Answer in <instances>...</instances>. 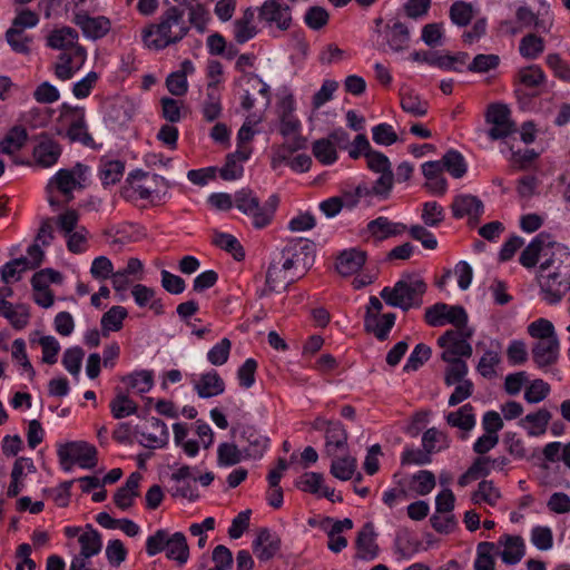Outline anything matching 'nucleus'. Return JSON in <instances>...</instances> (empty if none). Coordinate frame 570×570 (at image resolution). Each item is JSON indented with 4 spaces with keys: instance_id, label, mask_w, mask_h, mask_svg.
Wrapping results in <instances>:
<instances>
[{
    "instance_id": "f257e3e1",
    "label": "nucleus",
    "mask_w": 570,
    "mask_h": 570,
    "mask_svg": "<svg viewBox=\"0 0 570 570\" xmlns=\"http://www.w3.org/2000/svg\"><path fill=\"white\" fill-rule=\"evenodd\" d=\"M543 298L549 304H557L570 291V252L568 247L552 246L550 256L540 265L538 276Z\"/></svg>"
},
{
    "instance_id": "f03ea898",
    "label": "nucleus",
    "mask_w": 570,
    "mask_h": 570,
    "mask_svg": "<svg viewBox=\"0 0 570 570\" xmlns=\"http://www.w3.org/2000/svg\"><path fill=\"white\" fill-rule=\"evenodd\" d=\"M184 16L183 9L169 7L160 14L157 23H150L142 29L145 45L155 50H163L181 41L189 31V24Z\"/></svg>"
},
{
    "instance_id": "7ed1b4c3",
    "label": "nucleus",
    "mask_w": 570,
    "mask_h": 570,
    "mask_svg": "<svg viewBox=\"0 0 570 570\" xmlns=\"http://www.w3.org/2000/svg\"><path fill=\"white\" fill-rule=\"evenodd\" d=\"M428 288L424 279L417 274H403L393 287H384L380 296L384 302L406 312L422 305V297Z\"/></svg>"
},
{
    "instance_id": "20e7f679",
    "label": "nucleus",
    "mask_w": 570,
    "mask_h": 570,
    "mask_svg": "<svg viewBox=\"0 0 570 570\" xmlns=\"http://www.w3.org/2000/svg\"><path fill=\"white\" fill-rule=\"evenodd\" d=\"M279 261L296 279L303 277L315 262V245L309 240L289 242L281 252Z\"/></svg>"
},
{
    "instance_id": "39448f33",
    "label": "nucleus",
    "mask_w": 570,
    "mask_h": 570,
    "mask_svg": "<svg viewBox=\"0 0 570 570\" xmlns=\"http://www.w3.org/2000/svg\"><path fill=\"white\" fill-rule=\"evenodd\" d=\"M473 331L468 326L458 330H448L438 338V344L443 348L441 358L443 361H454L455 358L471 357L472 346L468 340Z\"/></svg>"
},
{
    "instance_id": "423d86ee",
    "label": "nucleus",
    "mask_w": 570,
    "mask_h": 570,
    "mask_svg": "<svg viewBox=\"0 0 570 570\" xmlns=\"http://www.w3.org/2000/svg\"><path fill=\"white\" fill-rule=\"evenodd\" d=\"M88 166L77 163L71 169H59L48 181L46 186L47 194L52 193L56 188L66 197V203H69L72 198V191L79 187H82V181L86 179Z\"/></svg>"
},
{
    "instance_id": "0eeeda50",
    "label": "nucleus",
    "mask_w": 570,
    "mask_h": 570,
    "mask_svg": "<svg viewBox=\"0 0 570 570\" xmlns=\"http://www.w3.org/2000/svg\"><path fill=\"white\" fill-rule=\"evenodd\" d=\"M424 321L432 327L452 324L458 330L468 325V314L460 305L435 303L425 309Z\"/></svg>"
},
{
    "instance_id": "6e6552de",
    "label": "nucleus",
    "mask_w": 570,
    "mask_h": 570,
    "mask_svg": "<svg viewBox=\"0 0 570 570\" xmlns=\"http://www.w3.org/2000/svg\"><path fill=\"white\" fill-rule=\"evenodd\" d=\"M485 121L491 125L488 137L491 140L504 139L517 132V125L511 119V110L504 104H491L485 112Z\"/></svg>"
},
{
    "instance_id": "1a4fd4ad",
    "label": "nucleus",
    "mask_w": 570,
    "mask_h": 570,
    "mask_svg": "<svg viewBox=\"0 0 570 570\" xmlns=\"http://www.w3.org/2000/svg\"><path fill=\"white\" fill-rule=\"evenodd\" d=\"M60 462L70 461L82 469H94L97 465V449L86 441H72L58 448Z\"/></svg>"
},
{
    "instance_id": "9d476101",
    "label": "nucleus",
    "mask_w": 570,
    "mask_h": 570,
    "mask_svg": "<svg viewBox=\"0 0 570 570\" xmlns=\"http://www.w3.org/2000/svg\"><path fill=\"white\" fill-rule=\"evenodd\" d=\"M367 168L380 174L375 180V191L383 198H387L393 187L394 175L389 158L381 151L372 149L366 154Z\"/></svg>"
},
{
    "instance_id": "9b49d317",
    "label": "nucleus",
    "mask_w": 570,
    "mask_h": 570,
    "mask_svg": "<svg viewBox=\"0 0 570 570\" xmlns=\"http://www.w3.org/2000/svg\"><path fill=\"white\" fill-rule=\"evenodd\" d=\"M62 153V147L47 132H41L36 137V144L32 149V160L37 167L51 168L55 166Z\"/></svg>"
},
{
    "instance_id": "f8f14e48",
    "label": "nucleus",
    "mask_w": 570,
    "mask_h": 570,
    "mask_svg": "<svg viewBox=\"0 0 570 570\" xmlns=\"http://www.w3.org/2000/svg\"><path fill=\"white\" fill-rule=\"evenodd\" d=\"M233 435L239 433L240 439L247 443L244 446V453L246 459L258 460L262 459L269 445V438L262 434L253 425H234L230 430Z\"/></svg>"
},
{
    "instance_id": "ddd939ff",
    "label": "nucleus",
    "mask_w": 570,
    "mask_h": 570,
    "mask_svg": "<svg viewBox=\"0 0 570 570\" xmlns=\"http://www.w3.org/2000/svg\"><path fill=\"white\" fill-rule=\"evenodd\" d=\"M258 18L268 26L287 30L292 23L291 7L281 0H266L258 9Z\"/></svg>"
},
{
    "instance_id": "4468645a",
    "label": "nucleus",
    "mask_w": 570,
    "mask_h": 570,
    "mask_svg": "<svg viewBox=\"0 0 570 570\" xmlns=\"http://www.w3.org/2000/svg\"><path fill=\"white\" fill-rule=\"evenodd\" d=\"M136 433L141 435L139 443L148 449L164 448L169 440V432L164 421L157 417L147 420V424L142 428L136 426Z\"/></svg>"
},
{
    "instance_id": "2eb2a0df",
    "label": "nucleus",
    "mask_w": 570,
    "mask_h": 570,
    "mask_svg": "<svg viewBox=\"0 0 570 570\" xmlns=\"http://www.w3.org/2000/svg\"><path fill=\"white\" fill-rule=\"evenodd\" d=\"M87 59L85 47H76L73 50L62 51L55 63V75L58 79L66 81L83 66Z\"/></svg>"
},
{
    "instance_id": "dca6fc26",
    "label": "nucleus",
    "mask_w": 570,
    "mask_h": 570,
    "mask_svg": "<svg viewBox=\"0 0 570 570\" xmlns=\"http://www.w3.org/2000/svg\"><path fill=\"white\" fill-rule=\"evenodd\" d=\"M453 217L463 218L468 217L470 223L475 225L484 212L482 200L471 194L456 195L451 204Z\"/></svg>"
},
{
    "instance_id": "f3484780",
    "label": "nucleus",
    "mask_w": 570,
    "mask_h": 570,
    "mask_svg": "<svg viewBox=\"0 0 570 570\" xmlns=\"http://www.w3.org/2000/svg\"><path fill=\"white\" fill-rule=\"evenodd\" d=\"M324 453L330 458L348 452V433L340 421L327 423L325 429Z\"/></svg>"
},
{
    "instance_id": "a211bd4d",
    "label": "nucleus",
    "mask_w": 570,
    "mask_h": 570,
    "mask_svg": "<svg viewBox=\"0 0 570 570\" xmlns=\"http://www.w3.org/2000/svg\"><path fill=\"white\" fill-rule=\"evenodd\" d=\"M282 541L277 533L267 528L258 530L253 541V551L255 557L263 562L273 559L281 550Z\"/></svg>"
},
{
    "instance_id": "6ab92c4d",
    "label": "nucleus",
    "mask_w": 570,
    "mask_h": 570,
    "mask_svg": "<svg viewBox=\"0 0 570 570\" xmlns=\"http://www.w3.org/2000/svg\"><path fill=\"white\" fill-rule=\"evenodd\" d=\"M72 21L81 29L85 37L92 40L104 38L111 28V23L108 18L104 16L90 17L85 11L77 12Z\"/></svg>"
},
{
    "instance_id": "aec40b11",
    "label": "nucleus",
    "mask_w": 570,
    "mask_h": 570,
    "mask_svg": "<svg viewBox=\"0 0 570 570\" xmlns=\"http://www.w3.org/2000/svg\"><path fill=\"white\" fill-rule=\"evenodd\" d=\"M560 355V341H534L531 346L533 363L540 370H546L557 364Z\"/></svg>"
},
{
    "instance_id": "412c9836",
    "label": "nucleus",
    "mask_w": 570,
    "mask_h": 570,
    "mask_svg": "<svg viewBox=\"0 0 570 570\" xmlns=\"http://www.w3.org/2000/svg\"><path fill=\"white\" fill-rule=\"evenodd\" d=\"M550 234L542 232L539 233L530 244L522 250L520 255V264L527 268L534 267L539 261L541 253L548 255L547 250H552V246L557 245Z\"/></svg>"
},
{
    "instance_id": "4be33fe9",
    "label": "nucleus",
    "mask_w": 570,
    "mask_h": 570,
    "mask_svg": "<svg viewBox=\"0 0 570 570\" xmlns=\"http://www.w3.org/2000/svg\"><path fill=\"white\" fill-rule=\"evenodd\" d=\"M375 537L373 524L371 522L365 523L355 540L357 550L355 557L357 559L370 561L377 557L379 546L375 542Z\"/></svg>"
},
{
    "instance_id": "5701e85b",
    "label": "nucleus",
    "mask_w": 570,
    "mask_h": 570,
    "mask_svg": "<svg viewBox=\"0 0 570 570\" xmlns=\"http://www.w3.org/2000/svg\"><path fill=\"white\" fill-rule=\"evenodd\" d=\"M366 229L374 240L382 242L403 234L406 230V226L402 223H393L385 216H380L370 220Z\"/></svg>"
},
{
    "instance_id": "b1692460",
    "label": "nucleus",
    "mask_w": 570,
    "mask_h": 570,
    "mask_svg": "<svg viewBox=\"0 0 570 570\" xmlns=\"http://www.w3.org/2000/svg\"><path fill=\"white\" fill-rule=\"evenodd\" d=\"M142 476L139 472H132L114 494V503L122 511L134 505L135 499L139 495V484Z\"/></svg>"
},
{
    "instance_id": "393cba45",
    "label": "nucleus",
    "mask_w": 570,
    "mask_h": 570,
    "mask_svg": "<svg viewBox=\"0 0 570 570\" xmlns=\"http://www.w3.org/2000/svg\"><path fill=\"white\" fill-rule=\"evenodd\" d=\"M291 273L292 272L289 269H285V266L281 261L273 259L267 268L265 281L268 292L286 289L288 285L297 281Z\"/></svg>"
},
{
    "instance_id": "a878e982",
    "label": "nucleus",
    "mask_w": 570,
    "mask_h": 570,
    "mask_svg": "<svg viewBox=\"0 0 570 570\" xmlns=\"http://www.w3.org/2000/svg\"><path fill=\"white\" fill-rule=\"evenodd\" d=\"M441 167L440 161H426L422 165V174L426 179L424 186L436 196H442L448 190V181Z\"/></svg>"
},
{
    "instance_id": "bb28decb",
    "label": "nucleus",
    "mask_w": 570,
    "mask_h": 570,
    "mask_svg": "<svg viewBox=\"0 0 570 570\" xmlns=\"http://www.w3.org/2000/svg\"><path fill=\"white\" fill-rule=\"evenodd\" d=\"M79 35L71 27H61L53 29L47 37V46L51 49L69 51L76 47H82L78 43Z\"/></svg>"
},
{
    "instance_id": "cd10ccee",
    "label": "nucleus",
    "mask_w": 570,
    "mask_h": 570,
    "mask_svg": "<svg viewBox=\"0 0 570 570\" xmlns=\"http://www.w3.org/2000/svg\"><path fill=\"white\" fill-rule=\"evenodd\" d=\"M366 252L350 248L343 250L336 259V271L342 276H351L358 272L366 262Z\"/></svg>"
},
{
    "instance_id": "c85d7f7f",
    "label": "nucleus",
    "mask_w": 570,
    "mask_h": 570,
    "mask_svg": "<svg viewBox=\"0 0 570 570\" xmlns=\"http://www.w3.org/2000/svg\"><path fill=\"white\" fill-rule=\"evenodd\" d=\"M218 80L209 81L206 88V97L202 104V115L207 122L217 120L223 111L222 96L217 88Z\"/></svg>"
},
{
    "instance_id": "c756f323",
    "label": "nucleus",
    "mask_w": 570,
    "mask_h": 570,
    "mask_svg": "<svg viewBox=\"0 0 570 570\" xmlns=\"http://www.w3.org/2000/svg\"><path fill=\"white\" fill-rule=\"evenodd\" d=\"M278 204V196L272 195L264 204H261L259 200L246 216L252 218V224L255 228L262 229L271 224Z\"/></svg>"
},
{
    "instance_id": "7c9ffc66",
    "label": "nucleus",
    "mask_w": 570,
    "mask_h": 570,
    "mask_svg": "<svg viewBox=\"0 0 570 570\" xmlns=\"http://www.w3.org/2000/svg\"><path fill=\"white\" fill-rule=\"evenodd\" d=\"M395 314L386 313L381 318L373 313H365L364 327L368 333H374L377 340L384 341L395 323Z\"/></svg>"
},
{
    "instance_id": "2f4dec72",
    "label": "nucleus",
    "mask_w": 570,
    "mask_h": 570,
    "mask_svg": "<svg viewBox=\"0 0 570 570\" xmlns=\"http://www.w3.org/2000/svg\"><path fill=\"white\" fill-rule=\"evenodd\" d=\"M194 387L199 397L209 399L222 394L225 391V383L219 374L212 370L202 374Z\"/></svg>"
},
{
    "instance_id": "473e14b6",
    "label": "nucleus",
    "mask_w": 570,
    "mask_h": 570,
    "mask_svg": "<svg viewBox=\"0 0 570 570\" xmlns=\"http://www.w3.org/2000/svg\"><path fill=\"white\" fill-rule=\"evenodd\" d=\"M498 543L504 547L500 554L504 563L515 564L523 558L525 549L521 537L504 534L500 538Z\"/></svg>"
},
{
    "instance_id": "72a5a7b5",
    "label": "nucleus",
    "mask_w": 570,
    "mask_h": 570,
    "mask_svg": "<svg viewBox=\"0 0 570 570\" xmlns=\"http://www.w3.org/2000/svg\"><path fill=\"white\" fill-rule=\"evenodd\" d=\"M551 416L550 411L540 409L534 413L527 414L519 421V425L527 430L530 436H539L546 433Z\"/></svg>"
},
{
    "instance_id": "f704fd0d",
    "label": "nucleus",
    "mask_w": 570,
    "mask_h": 570,
    "mask_svg": "<svg viewBox=\"0 0 570 570\" xmlns=\"http://www.w3.org/2000/svg\"><path fill=\"white\" fill-rule=\"evenodd\" d=\"M385 38L390 49L394 52H401L409 48L410 31L401 21L387 24L385 28Z\"/></svg>"
},
{
    "instance_id": "c9c22d12",
    "label": "nucleus",
    "mask_w": 570,
    "mask_h": 570,
    "mask_svg": "<svg viewBox=\"0 0 570 570\" xmlns=\"http://www.w3.org/2000/svg\"><path fill=\"white\" fill-rule=\"evenodd\" d=\"M28 141V131L23 126H13L0 139V153L12 156L24 147Z\"/></svg>"
},
{
    "instance_id": "e433bc0d",
    "label": "nucleus",
    "mask_w": 570,
    "mask_h": 570,
    "mask_svg": "<svg viewBox=\"0 0 570 570\" xmlns=\"http://www.w3.org/2000/svg\"><path fill=\"white\" fill-rule=\"evenodd\" d=\"M165 553L169 560H174L178 564H185L189 558V546L186 535L183 532L170 534Z\"/></svg>"
},
{
    "instance_id": "4c0bfd02",
    "label": "nucleus",
    "mask_w": 570,
    "mask_h": 570,
    "mask_svg": "<svg viewBox=\"0 0 570 570\" xmlns=\"http://www.w3.org/2000/svg\"><path fill=\"white\" fill-rule=\"evenodd\" d=\"M212 243L218 248L229 253L238 262L245 258V250L242 244L232 234L214 230Z\"/></svg>"
},
{
    "instance_id": "58836bf2",
    "label": "nucleus",
    "mask_w": 570,
    "mask_h": 570,
    "mask_svg": "<svg viewBox=\"0 0 570 570\" xmlns=\"http://www.w3.org/2000/svg\"><path fill=\"white\" fill-rule=\"evenodd\" d=\"M473 406L470 403L464 404L459 410L450 412L446 416V423L453 428L469 432L475 425V416Z\"/></svg>"
},
{
    "instance_id": "ea45409f",
    "label": "nucleus",
    "mask_w": 570,
    "mask_h": 570,
    "mask_svg": "<svg viewBox=\"0 0 570 570\" xmlns=\"http://www.w3.org/2000/svg\"><path fill=\"white\" fill-rule=\"evenodd\" d=\"M440 161L443 170H446L454 178H462L468 170V165L463 155L455 150H448Z\"/></svg>"
},
{
    "instance_id": "a19ab883",
    "label": "nucleus",
    "mask_w": 570,
    "mask_h": 570,
    "mask_svg": "<svg viewBox=\"0 0 570 570\" xmlns=\"http://www.w3.org/2000/svg\"><path fill=\"white\" fill-rule=\"evenodd\" d=\"M125 165L120 160H100L98 174L105 187L115 185L124 176Z\"/></svg>"
},
{
    "instance_id": "79ce46f5",
    "label": "nucleus",
    "mask_w": 570,
    "mask_h": 570,
    "mask_svg": "<svg viewBox=\"0 0 570 570\" xmlns=\"http://www.w3.org/2000/svg\"><path fill=\"white\" fill-rule=\"evenodd\" d=\"M401 108L413 117H423L429 109V102L412 90L401 91Z\"/></svg>"
},
{
    "instance_id": "37998d69",
    "label": "nucleus",
    "mask_w": 570,
    "mask_h": 570,
    "mask_svg": "<svg viewBox=\"0 0 570 570\" xmlns=\"http://www.w3.org/2000/svg\"><path fill=\"white\" fill-rule=\"evenodd\" d=\"M342 456L332 458L331 474L341 480L347 481L353 478L356 470V459L347 453L341 454Z\"/></svg>"
},
{
    "instance_id": "c03bdc74",
    "label": "nucleus",
    "mask_w": 570,
    "mask_h": 570,
    "mask_svg": "<svg viewBox=\"0 0 570 570\" xmlns=\"http://www.w3.org/2000/svg\"><path fill=\"white\" fill-rule=\"evenodd\" d=\"M80 553L85 558H91L98 554L101 550L102 542L101 537L97 530L90 524L87 525V530L79 537Z\"/></svg>"
},
{
    "instance_id": "a18cd8bd",
    "label": "nucleus",
    "mask_w": 570,
    "mask_h": 570,
    "mask_svg": "<svg viewBox=\"0 0 570 570\" xmlns=\"http://www.w3.org/2000/svg\"><path fill=\"white\" fill-rule=\"evenodd\" d=\"M245 458L244 449L235 443L224 442L217 448V464L219 466H232L238 464Z\"/></svg>"
},
{
    "instance_id": "49530a36",
    "label": "nucleus",
    "mask_w": 570,
    "mask_h": 570,
    "mask_svg": "<svg viewBox=\"0 0 570 570\" xmlns=\"http://www.w3.org/2000/svg\"><path fill=\"white\" fill-rule=\"evenodd\" d=\"M312 154L324 166L334 164L338 158L336 148L328 138L315 140L312 145Z\"/></svg>"
},
{
    "instance_id": "de8ad7c7",
    "label": "nucleus",
    "mask_w": 570,
    "mask_h": 570,
    "mask_svg": "<svg viewBox=\"0 0 570 570\" xmlns=\"http://www.w3.org/2000/svg\"><path fill=\"white\" fill-rule=\"evenodd\" d=\"M127 309L122 306H112L107 311L100 321L102 335L107 336L109 332H117L121 330L122 322L127 317Z\"/></svg>"
},
{
    "instance_id": "09e8293b",
    "label": "nucleus",
    "mask_w": 570,
    "mask_h": 570,
    "mask_svg": "<svg viewBox=\"0 0 570 570\" xmlns=\"http://www.w3.org/2000/svg\"><path fill=\"white\" fill-rule=\"evenodd\" d=\"M422 446L433 454L448 449L450 439L446 433L439 431L436 428H431L422 435Z\"/></svg>"
},
{
    "instance_id": "8fccbe9b",
    "label": "nucleus",
    "mask_w": 570,
    "mask_h": 570,
    "mask_svg": "<svg viewBox=\"0 0 570 570\" xmlns=\"http://www.w3.org/2000/svg\"><path fill=\"white\" fill-rule=\"evenodd\" d=\"M475 14L474 7L472 3L465 1H455L451 4L449 16L458 27H466L472 21Z\"/></svg>"
},
{
    "instance_id": "3c124183",
    "label": "nucleus",
    "mask_w": 570,
    "mask_h": 570,
    "mask_svg": "<svg viewBox=\"0 0 570 570\" xmlns=\"http://www.w3.org/2000/svg\"><path fill=\"white\" fill-rule=\"evenodd\" d=\"M0 315L7 318L16 330L24 328L30 320L29 308L23 304L10 303Z\"/></svg>"
},
{
    "instance_id": "603ef678",
    "label": "nucleus",
    "mask_w": 570,
    "mask_h": 570,
    "mask_svg": "<svg viewBox=\"0 0 570 570\" xmlns=\"http://www.w3.org/2000/svg\"><path fill=\"white\" fill-rule=\"evenodd\" d=\"M132 115L134 108L128 101L114 102L107 114L109 121L117 127L126 126L132 119Z\"/></svg>"
},
{
    "instance_id": "864d4df0",
    "label": "nucleus",
    "mask_w": 570,
    "mask_h": 570,
    "mask_svg": "<svg viewBox=\"0 0 570 570\" xmlns=\"http://www.w3.org/2000/svg\"><path fill=\"white\" fill-rule=\"evenodd\" d=\"M518 81L525 88L535 89L546 82V75L541 67L531 65L518 71Z\"/></svg>"
},
{
    "instance_id": "5fc2aeb1",
    "label": "nucleus",
    "mask_w": 570,
    "mask_h": 570,
    "mask_svg": "<svg viewBox=\"0 0 570 570\" xmlns=\"http://www.w3.org/2000/svg\"><path fill=\"white\" fill-rule=\"evenodd\" d=\"M122 381L126 382L131 390L144 394L153 387L154 374L153 371L141 370L125 376Z\"/></svg>"
},
{
    "instance_id": "6e6d98bb",
    "label": "nucleus",
    "mask_w": 570,
    "mask_h": 570,
    "mask_svg": "<svg viewBox=\"0 0 570 570\" xmlns=\"http://www.w3.org/2000/svg\"><path fill=\"white\" fill-rule=\"evenodd\" d=\"M110 411L115 419H122L131 414H136L138 406L122 392H118L117 395L110 402Z\"/></svg>"
},
{
    "instance_id": "4d7b16f0",
    "label": "nucleus",
    "mask_w": 570,
    "mask_h": 570,
    "mask_svg": "<svg viewBox=\"0 0 570 570\" xmlns=\"http://www.w3.org/2000/svg\"><path fill=\"white\" fill-rule=\"evenodd\" d=\"M527 331L535 341H553V338H559L553 324L547 318H539L530 323Z\"/></svg>"
},
{
    "instance_id": "13d9d810",
    "label": "nucleus",
    "mask_w": 570,
    "mask_h": 570,
    "mask_svg": "<svg viewBox=\"0 0 570 570\" xmlns=\"http://www.w3.org/2000/svg\"><path fill=\"white\" fill-rule=\"evenodd\" d=\"M520 55L525 59H535L544 51V41L534 33H529L520 40Z\"/></svg>"
},
{
    "instance_id": "bf43d9fd",
    "label": "nucleus",
    "mask_w": 570,
    "mask_h": 570,
    "mask_svg": "<svg viewBox=\"0 0 570 570\" xmlns=\"http://www.w3.org/2000/svg\"><path fill=\"white\" fill-rule=\"evenodd\" d=\"M501 493L498 488L494 487L492 481L483 480L479 483L478 490L472 495V501L476 504L485 502L490 505H495Z\"/></svg>"
},
{
    "instance_id": "052dcab7",
    "label": "nucleus",
    "mask_w": 570,
    "mask_h": 570,
    "mask_svg": "<svg viewBox=\"0 0 570 570\" xmlns=\"http://www.w3.org/2000/svg\"><path fill=\"white\" fill-rule=\"evenodd\" d=\"M293 110V104L288 102L281 114L279 132L283 137H289L301 130V121L294 116Z\"/></svg>"
},
{
    "instance_id": "680f3d73",
    "label": "nucleus",
    "mask_w": 570,
    "mask_h": 570,
    "mask_svg": "<svg viewBox=\"0 0 570 570\" xmlns=\"http://www.w3.org/2000/svg\"><path fill=\"white\" fill-rule=\"evenodd\" d=\"M29 268V261L26 257H20L12 259L4 264L1 267V279L4 283H10L13 281H19L21 278V274Z\"/></svg>"
},
{
    "instance_id": "e2e57ef3",
    "label": "nucleus",
    "mask_w": 570,
    "mask_h": 570,
    "mask_svg": "<svg viewBox=\"0 0 570 570\" xmlns=\"http://www.w3.org/2000/svg\"><path fill=\"white\" fill-rule=\"evenodd\" d=\"M511 157L510 163L513 169L515 170H528L531 168L534 160L539 157V153L534 149L525 148L523 150L518 149L514 150L513 147H510Z\"/></svg>"
},
{
    "instance_id": "0e129e2a",
    "label": "nucleus",
    "mask_w": 570,
    "mask_h": 570,
    "mask_svg": "<svg viewBox=\"0 0 570 570\" xmlns=\"http://www.w3.org/2000/svg\"><path fill=\"white\" fill-rule=\"evenodd\" d=\"M500 65V57L498 55H476L473 60L466 66V70L476 73H485L494 70Z\"/></svg>"
},
{
    "instance_id": "69168bd1",
    "label": "nucleus",
    "mask_w": 570,
    "mask_h": 570,
    "mask_svg": "<svg viewBox=\"0 0 570 570\" xmlns=\"http://www.w3.org/2000/svg\"><path fill=\"white\" fill-rule=\"evenodd\" d=\"M435 483V475L429 470H421L412 476V489L419 495L429 494L434 489Z\"/></svg>"
},
{
    "instance_id": "338daca9",
    "label": "nucleus",
    "mask_w": 570,
    "mask_h": 570,
    "mask_svg": "<svg viewBox=\"0 0 570 570\" xmlns=\"http://www.w3.org/2000/svg\"><path fill=\"white\" fill-rule=\"evenodd\" d=\"M83 356L85 352L81 347H69L63 352L62 365L72 376H78Z\"/></svg>"
},
{
    "instance_id": "774afa93",
    "label": "nucleus",
    "mask_w": 570,
    "mask_h": 570,
    "mask_svg": "<svg viewBox=\"0 0 570 570\" xmlns=\"http://www.w3.org/2000/svg\"><path fill=\"white\" fill-rule=\"evenodd\" d=\"M431 354L432 350L430 346L423 343L417 344L410 354L403 371L411 372L419 370L431 357Z\"/></svg>"
}]
</instances>
